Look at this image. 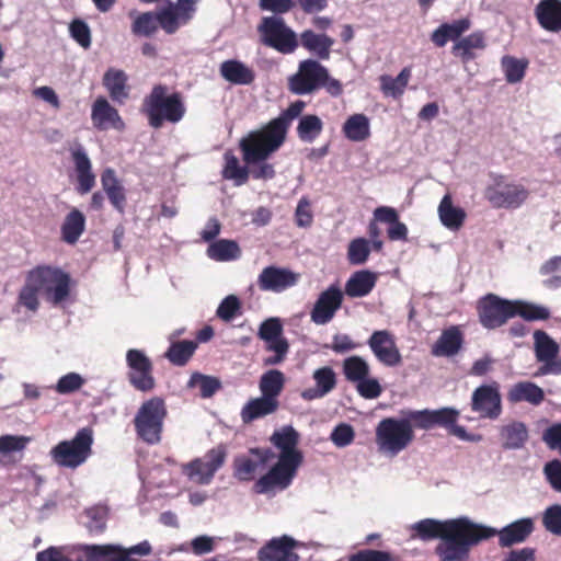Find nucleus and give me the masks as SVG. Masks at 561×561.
<instances>
[{
    "label": "nucleus",
    "instance_id": "34",
    "mask_svg": "<svg viewBox=\"0 0 561 561\" xmlns=\"http://www.w3.org/2000/svg\"><path fill=\"white\" fill-rule=\"evenodd\" d=\"M342 131L351 141H365L370 137V121L365 114H353L344 122Z\"/></svg>",
    "mask_w": 561,
    "mask_h": 561
},
{
    "label": "nucleus",
    "instance_id": "2",
    "mask_svg": "<svg viewBox=\"0 0 561 561\" xmlns=\"http://www.w3.org/2000/svg\"><path fill=\"white\" fill-rule=\"evenodd\" d=\"M299 439V433L291 425L283 426L272 434L271 443L279 453L275 465L255 483L257 493L283 491L291 484L304 461V455L298 448Z\"/></svg>",
    "mask_w": 561,
    "mask_h": 561
},
{
    "label": "nucleus",
    "instance_id": "38",
    "mask_svg": "<svg viewBox=\"0 0 561 561\" xmlns=\"http://www.w3.org/2000/svg\"><path fill=\"white\" fill-rule=\"evenodd\" d=\"M285 386V375L277 369L265 371L259 382L261 394L270 399L278 400Z\"/></svg>",
    "mask_w": 561,
    "mask_h": 561
},
{
    "label": "nucleus",
    "instance_id": "31",
    "mask_svg": "<svg viewBox=\"0 0 561 561\" xmlns=\"http://www.w3.org/2000/svg\"><path fill=\"white\" fill-rule=\"evenodd\" d=\"M462 344V335L457 327L444 330L432 347V354L436 357H450L456 355Z\"/></svg>",
    "mask_w": 561,
    "mask_h": 561
},
{
    "label": "nucleus",
    "instance_id": "57",
    "mask_svg": "<svg viewBox=\"0 0 561 561\" xmlns=\"http://www.w3.org/2000/svg\"><path fill=\"white\" fill-rule=\"evenodd\" d=\"M240 299L236 295H229L219 304L216 314L222 321L229 322L240 313Z\"/></svg>",
    "mask_w": 561,
    "mask_h": 561
},
{
    "label": "nucleus",
    "instance_id": "16",
    "mask_svg": "<svg viewBox=\"0 0 561 561\" xmlns=\"http://www.w3.org/2000/svg\"><path fill=\"white\" fill-rule=\"evenodd\" d=\"M344 293L337 284L330 285L320 293L310 312L311 321L317 325L329 323L342 307Z\"/></svg>",
    "mask_w": 561,
    "mask_h": 561
},
{
    "label": "nucleus",
    "instance_id": "4",
    "mask_svg": "<svg viewBox=\"0 0 561 561\" xmlns=\"http://www.w3.org/2000/svg\"><path fill=\"white\" fill-rule=\"evenodd\" d=\"M414 424L409 419L389 416L380 420L375 428V443L380 455L394 458L414 442Z\"/></svg>",
    "mask_w": 561,
    "mask_h": 561
},
{
    "label": "nucleus",
    "instance_id": "13",
    "mask_svg": "<svg viewBox=\"0 0 561 561\" xmlns=\"http://www.w3.org/2000/svg\"><path fill=\"white\" fill-rule=\"evenodd\" d=\"M325 78L327 68L316 60L307 59L299 64L297 73L289 80V88L296 94H309L321 88Z\"/></svg>",
    "mask_w": 561,
    "mask_h": 561
},
{
    "label": "nucleus",
    "instance_id": "64",
    "mask_svg": "<svg viewBox=\"0 0 561 561\" xmlns=\"http://www.w3.org/2000/svg\"><path fill=\"white\" fill-rule=\"evenodd\" d=\"M36 561H71L68 547H49L36 556Z\"/></svg>",
    "mask_w": 561,
    "mask_h": 561
},
{
    "label": "nucleus",
    "instance_id": "1",
    "mask_svg": "<svg viewBox=\"0 0 561 561\" xmlns=\"http://www.w3.org/2000/svg\"><path fill=\"white\" fill-rule=\"evenodd\" d=\"M412 536L423 541L438 538L435 553L440 561H469L472 547L494 537L491 526L468 516L449 519L424 518L410 526Z\"/></svg>",
    "mask_w": 561,
    "mask_h": 561
},
{
    "label": "nucleus",
    "instance_id": "45",
    "mask_svg": "<svg viewBox=\"0 0 561 561\" xmlns=\"http://www.w3.org/2000/svg\"><path fill=\"white\" fill-rule=\"evenodd\" d=\"M503 446L508 449L520 448L528 438L526 426L520 422H514L501 430Z\"/></svg>",
    "mask_w": 561,
    "mask_h": 561
},
{
    "label": "nucleus",
    "instance_id": "15",
    "mask_svg": "<svg viewBox=\"0 0 561 561\" xmlns=\"http://www.w3.org/2000/svg\"><path fill=\"white\" fill-rule=\"evenodd\" d=\"M371 353L379 363L387 367L401 364L402 356L396 343L394 335L388 330H377L367 340Z\"/></svg>",
    "mask_w": 561,
    "mask_h": 561
},
{
    "label": "nucleus",
    "instance_id": "32",
    "mask_svg": "<svg viewBox=\"0 0 561 561\" xmlns=\"http://www.w3.org/2000/svg\"><path fill=\"white\" fill-rule=\"evenodd\" d=\"M219 70L221 77L232 84L247 85L255 78L254 71L239 60H226L220 65Z\"/></svg>",
    "mask_w": 561,
    "mask_h": 561
},
{
    "label": "nucleus",
    "instance_id": "43",
    "mask_svg": "<svg viewBox=\"0 0 561 561\" xmlns=\"http://www.w3.org/2000/svg\"><path fill=\"white\" fill-rule=\"evenodd\" d=\"M501 67L506 81L511 84H515L524 79L528 67V60L525 58H516L505 55L501 59Z\"/></svg>",
    "mask_w": 561,
    "mask_h": 561
},
{
    "label": "nucleus",
    "instance_id": "6",
    "mask_svg": "<svg viewBox=\"0 0 561 561\" xmlns=\"http://www.w3.org/2000/svg\"><path fill=\"white\" fill-rule=\"evenodd\" d=\"M92 444V431L83 427L77 432L72 439L62 440L51 448L50 457L59 467L76 469L90 457Z\"/></svg>",
    "mask_w": 561,
    "mask_h": 561
},
{
    "label": "nucleus",
    "instance_id": "20",
    "mask_svg": "<svg viewBox=\"0 0 561 561\" xmlns=\"http://www.w3.org/2000/svg\"><path fill=\"white\" fill-rule=\"evenodd\" d=\"M71 561H126L115 545H87L68 547Z\"/></svg>",
    "mask_w": 561,
    "mask_h": 561
},
{
    "label": "nucleus",
    "instance_id": "10",
    "mask_svg": "<svg viewBox=\"0 0 561 561\" xmlns=\"http://www.w3.org/2000/svg\"><path fill=\"white\" fill-rule=\"evenodd\" d=\"M257 30L265 45L283 54L293 53L298 45L296 34L279 16L263 18Z\"/></svg>",
    "mask_w": 561,
    "mask_h": 561
},
{
    "label": "nucleus",
    "instance_id": "23",
    "mask_svg": "<svg viewBox=\"0 0 561 561\" xmlns=\"http://www.w3.org/2000/svg\"><path fill=\"white\" fill-rule=\"evenodd\" d=\"M491 528L495 531L494 536H499V545L506 548L524 542L529 537L534 531V519L530 517L520 518L506 525L501 530Z\"/></svg>",
    "mask_w": 561,
    "mask_h": 561
},
{
    "label": "nucleus",
    "instance_id": "35",
    "mask_svg": "<svg viewBox=\"0 0 561 561\" xmlns=\"http://www.w3.org/2000/svg\"><path fill=\"white\" fill-rule=\"evenodd\" d=\"M469 27L470 21L468 19L443 23L432 33L431 39L437 47H444L448 41L457 39L462 33L468 31Z\"/></svg>",
    "mask_w": 561,
    "mask_h": 561
},
{
    "label": "nucleus",
    "instance_id": "29",
    "mask_svg": "<svg viewBox=\"0 0 561 561\" xmlns=\"http://www.w3.org/2000/svg\"><path fill=\"white\" fill-rule=\"evenodd\" d=\"M437 214L442 225L450 230L458 231L466 220V211L453 203L450 194L444 195L437 207Z\"/></svg>",
    "mask_w": 561,
    "mask_h": 561
},
{
    "label": "nucleus",
    "instance_id": "8",
    "mask_svg": "<svg viewBox=\"0 0 561 561\" xmlns=\"http://www.w3.org/2000/svg\"><path fill=\"white\" fill-rule=\"evenodd\" d=\"M32 280L37 282L41 294L53 305L64 302L70 294L71 278L58 267L39 266L31 271Z\"/></svg>",
    "mask_w": 561,
    "mask_h": 561
},
{
    "label": "nucleus",
    "instance_id": "12",
    "mask_svg": "<svg viewBox=\"0 0 561 561\" xmlns=\"http://www.w3.org/2000/svg\"><path fill=\"white\" fill-rule=\"evenodd\" d=\"M478 311L481 324L486 329H495L516 316V304L489 294L480 300Z\"/></svg>",
    "mask_w": 561,
    "mask_h": 561
},
{
    "label": "nucleus",
    "instance_id": "59",
    "mask_svg": "<svg viewBox=\"0 0 561 561\" xmlns=\"http://www.w3.org/2000/svg\"><path fill=\"white\" fill-rule=\"evenodd\" d=\"M542 523L549 533L561 536V505L548 507L543 513Z\"/></svg>",
    "mask_w": 561,
    "mask_h": 561
},
{
    "label": "nucleus",
    "instance_id": "28",
    "mask_svg": "<svg viewBox=\"0 0 561 561\" xmlns=\"http://www.w3.org/2000/svg\"><path fill=\"white\" fill-rule=\"evenodd\" d=\"M127 73L117 68H108L103 76V85L107 90L111 99L119 104L124 103L129 96V87L127 84Z\"/></svg>",
    "mask_w": 561,
    "mask_h": 561
},
{
    "label": "nucleus",
    "instance_id": "46",
    "mask_svg": "<svg viewBox=\"0 0 561 561\" xmlns=\"http://www.w3.org/2000/svg\"><path fill=\"white\" fill-rule=\"evenodd\" d=\"M159 26L167 34H174L182 25H185L188 20L184 18L174 7L169 3L168 7L157 11Z\"/></svg>",
    "mask_w": 561,
    "mask_h": 561
},
{
    "label": "nucleus",
    "instance_id": "14",
    "mask_svg": "<svg viewBox=\"0 0 561 561\" xmlns=\"http://www.w3.org/2000/svg\"><path fill=\"white\" fill-rule=\"evenodd\" d=\"M471 410L482 419L496 420L502 413V398L496 382L478 387L471 397Z\"/></svg>",
    "mask_w": 561,
    "mask_h": 561
},
{
    "label": "nucleus",
    "instance_id": "49",
    "mask_svg": "<svg viewBox=\"0 0 561 561\" xmlns=\"http://www.w3.org/2000/svg\"><path fill=\"white\" fill-rule=\"evenodd\" d=\"M197 343L194 341L174 342L169 347L165 356L174 365H184L194 354Z\"/></svg>",
    "mask_w": 561,
    "mask_h": 561
},
{
    "label": "nucleus",
    "instance_id": "17",
    "mask_svg": "<svg viewBox=\"0 0 561 561\" xmlns=\"http://www.w3.org/2000/svg\"><path fill=\"white\" fill-rule=\"evenodd\" d=\"M126 360L130 368V383L140 391L151 390L154 387V379L151 375L152 365L145 353L139 350H129L126 354Z\"/></svg>",
    "mask_w": 561,
    "mask_h": 561
},
{
    "label": "nucleus",
    "instance_id": "27",
    "mask_svg": "<svg viewBox=\"0 0 561 561\" xmlns=\"http://www.w3.org/2000/svg\"><path fill=\"white\" fill-rule=\"evenodd\" d=\"M539 25L549 32L561 31V1L541 0L535 9Z\"/></svg>",
    "mask_w": 561,
    "mask_h": 561
},
{
    "label": "nucleus",
    "instance_id": "54",
    "mask_svg": "<svg viewBox=\"0 0 561 561\" xmlns=\"http://www.w3.org/2000/svg\"><path fill=\"white\" fill-rule=\"evenodd\" d=\"M370 253V243L364 238H357L351 241L347 250L348 262L353 265L364 264Z\"/></svg>",
    "mask_w": 561,
    "mask_h": 561
},
{
    "label": "nucleus",
    "instance_id": "26",
    "mask_svg": "<svg viewBox=\"0 0 561 561\" xmlns=\"http://www.w3.org/2000/svg\"><path fill=\"white\" fill-rule=\"evenodd\" d=\"M377 279V274L371 271H357L346 280L344 293L350 298L366 297L375 288Z\"/></svg>",
    "mask_w": 561,
    "mask_h": 561
},
{
    "label": "nucleus",
    "instance_id": "52",
    "mask_svg": "<svg viewBox=\"0 0 561 561\" xmlns=\"http://www.w3.org/2000/svg\"><path fill=\"white\" fill-rule=\"evenodd\" d=\"M187 387L198 389L203 398L211 397L220 387L217 378L195 373L191 376Z\"/></svg>",
    "mask_w": 561,
    "mask_h": 561
},
{
    "label": "nucleus",
    "instance_id": "44",
    "mask_svg": "<svg viewBox=\"0 0 561 561\" xmlns=\"http://www.w3.org/2000/svg\"><path fill=\"white\" fill-rule=\"evenodd\" d=\"M129 15L134 19L131 24V32L138 36H151L159 27L157 13L153 12H130Z\"/></svg>",
    "mask_w": 561,
    "mask_h": 561
},
{
    "label": "nucleus",
    "instance_id": "22",
    "mask_svg": "<svg viewBox=\"0 0 561 561\" xmlns=\"http://www.w3.org/2000/svg\"><path fill=\"white\" fill-rule=\"evenodd\" d=\"M297 541L291 537L282 536L273 538L259 551L260 561H298L299 557L295 552Z\"/></svg>",
    "mask_w": 561,
    "mask_h": 561
},
{
    "label": "nucleus",
    "instance_id": "48",
    "mask_svg": "<svg viewBox=\"0 0 561 561\" xmlns=\"http://www.w3.org/2000/svg\"><path fill=\"white\" fill-rule=\"evenodd\" d=\"M369 365L360 356H350L343 362V373L345 378L357 383L369 375Z\"/></svg>",
    "mask_w": 561,
    "mask_h": 561
},
{
    "label": "nucleus",
    "instance_id": "3",
    "mask_svg": "<svg viewBox=\"0 0 561 561\" xmlns=\"http://www.w3.org/2000/svg\"><path fill=\"white\" fill-rule=\"evenodd\" d=\"M304 107L305 103L302 101H296L267 125L243 137L240 140L243 160L248 163H253L267 159L277 151L286 139L290 123L300 115Z\"/></svg>",
    "mask_w": 561,
    "mask_h": 561
},
{
    "label": "nucleus",
    "instance_id": "47",
    "mask_svg": "<svg viewBox=\"0 0 561 561\" xmlns=\"http://www.w3.org/2000/svg\"><path fill=\"white\" fill-rule=\"evenodd\" d=\"M224 158L222 176L233 181L237 186L243 185L249 179V168L240 165L238 158L230 151H227Z\"/></svg>",
    "mask_w": 561,
    "mask_h": 561
},
{
    "label": "nucleus",
    "instance_id": "40",
    "mask_svg": "<svg viewBox=\"0 0 561 561\" xmlns=\"http://www.w3.org/2000/svg\"><path fill=\"white\" fill-rule=\"evenodd\" d=\"M410 78L411 69L408 67L403 68L396 78L383 75L379 79L380 89L386 96H391L393 99L400 98L404 93Z\"/></svg>",
    "mask_w": 561,
    "mask_h": 561
},
{
    "label": "nucleus",
    "instance_id": "11",
    "mask_svg": "<svg viewBox=\"0 0 561 561\" xmlns=\"http://www.w3.org/2000/svg\"><path fill=\"white\" fill-rule=\"evenodd\" d=\"M484 196L495 208H518L528 198V191L520 184L497 176L485 188Z\"/></svg>",
    "mask_w": 561,
    "mask_h": 561
},
{
    "label": "nucleus",
    "instance_id": "18",
    "mask_svg": "<svg viewBox=\"0 0 561 561\" xmlns=\"http://www.w3.org/2000/svg\"><path fill=\"white\" fill-rule=\"evenodd\" d=\"M299 279L300 274L289 268L267 266L260 273L257 285L264 291L283 293L297 285Z\"/></svg>",
    "mask_w": 561,
    "mask_h": 561
},
{
    "label": "nucleus",
    "instance_id": "58",
    "mask_svg": "<svg viewBox=\"0 0 561 561\" xmlns=\"http://www.w3.org/2000/svg\"><path fill=\"white\" fill-rule=\"evenodd\" d=\"M355 432L352 425L340 423L331 432L330 439L339 448L346 447L353 443Z\"/></svg>",
    "mask_w": 561,
    "mask_h": 561
},
{
    "label": "nucleus",
    "instance_id": "50",
    "mask_svg": "<svg viewBox=\"0 0 561 561\" xmlns=\"http://www.w3.org/2000/svg\"><path fill=\"white\" fill-rule=\"evenodd\" d=\"M323 123L317 115H306L299 121L298 137L305 142H312L322 131Z\"/></svg>",
    "mask_w": 561,
    "mask_h": 561
},
{
    "label": "nucleus",
    "instance_id": "24",
    "mask_svg": "<svg viewBox=\"0 0 561 561\" xmlns=\"http://www.w3.org/2000/svg\"><path fill=\"white\" fill-rule=\"evenodd\" d=\"M312 378L314 387L307 388L300 393L301 398L306 401L321 399L329 394L336 386V375L329 366L316 369Z\"/></svg>",
    "mask_w": 561,
    "mask_h": 561
},
{
    "label": "nucleus",
    "instance_id": "19",
    "mask_svg": "<svg viewBox=\"0 0 561 561\" xmlns=\"http://www.w3.org/2000/svg\"><path fill=\"white\" fill-rule=\"evenodd\" d=\"M70 154L77 175V192L88 194L95 186L96 176L92 170V162L82 145L76 144L70 148Z\"/></svg>",
    "mask_w": 561,
    "mask_h": 561
},
{
    "label": "nucleus",
    "instance_id": "21",
    "mask_svg": "<svg viewBox=\"0 0 561 561\" xmlns=\"http://www.w3.org/2000/svg\"><path fill=\"white\" fill-rule=\"evenodd\" d=\"M91 121L99 130L114 129L122 131L125 129V123L118 111L103 96H99L92 104Z\"/></svg>",
    "mask_w": 561,
    "mask_h": 561
},
{
    "label": "nucleus",
    "instance_id": "30",
    "mask_svg": "<svg viewBox=\"0 0 561 561\" xmlns=\"http://www.w3.org/2000/svg\"><path fill=\"white\" fill-rule=\"evenodd\" d=\"M278 407V400L270 399L261 394V397L251 399L245 403L241 410L240 416L243 423H251L254 420L273 414L277 411Z\"/></svg>",
    "mask_w": 561,
    "mask_h": 561
},
{
    "label": "nucleus",
    "instance_id": "5",
    "mask_svg": "<svg viewBox=\"0 0 561 561\" xmlns=\"http://www.w3.org/2000/svg\"><path fill=\"white\" fill-rule=\"evenodd\" d=\"M149 124L153 128H160L164 121L180 122L185 114V106L178 93L167 94L164 87L153 88L145 101Z\"/></svg>",
    "mask_w": 561,
    "mask_h": 561
},
{
    "label": "nucleus",
    "instance_id": "53",
    "mask_svg": "<svg viewBox=\"0 0 561 561\" xmlns=\"http://www.w3.org/2000/svg\"><path fill=\"white\" fill-rule=\"evenodd\" d=\"M515 304L516 314L520 316L525 320H546L550 317L549 309L541 305L529 304L520 300H515Z\"/></svg>",
    "mask_w": 561,
    "mask_h": 561
},
{
    "label": "nucleus",
    "instance_id": "61",
    "mask_svg": "<svg viewBox=\"0 0 561 561\" xmlns=\"http://www.w3.org/2000/svg\"><path fill=\"white\" fill-rule=\"evenodd\" d=\"M283 325L278 318H270L263 321L259 329V337L263 341L275 340L282 337Z\"/></svg>",
    "mask_w": 561,
    "mask_h": 561
},
{
    "label": "nucleus",
    "instance_id": "36",
    "mask_svg": "<svg viewBox=\"0 0 561 561\" xmlns=\"http://www.w3.org/2000/svg\"><path fill=\"white\" fill-rule=\"evenodd\" d=\"M534 350L536 359L548 365L557 358L560 347L545 331L537 330L534 332Z\"/></svg>",
    "mask_w": 561,
    "mask_h": 561
},
{
    "label": "nucleus",
    "instance_id": "60",
    "mask_svg": "<svg viewBox=\"0 0 561 561\" xmlns=\"http://www.w3.org/2000/svg\"><path fill=\"white\" fill-rule=\"evenodd\" d=\"M71 37L83 48L91 46V31L89 25L81 21L75 20L69 26Z\"/></svg>",
    "mask_w": 561,
    "mask_h": 561
},
{
    "label": "nucleus",
    "instance_id": "25",
    "mask_svg": "<svg viewBox=\"0 0 561 561\" xmlns=\"http://www.w3.org/2000/svg\"><path fill=\"white\" fill-rule=\"evenodd\" d=\"M270 455V450L251 449V457L243 456L236 459L234 476L239 480H251L257 470L264 468Z\"/></svg>",
    "mask_w": 561,
    "mask_h": 561
},
{
    "label": "nucleus",
    "instance_id": "37",
    "mask_svg": "<svg viewBox=\"0 0 561 561\" xmlns=\"http://www.w3.org/2000/svg\"><path fill=\"white\" fill-rule=\"evenodd\" d=\"M484 48L485 41L483 34L474 32L455 43L453 53L463 61H469L476 58L474 50H482Z\"/></svg>",
    "mask_w": 561,
    "mask_h": 561
},
{
    "label": "nucleus",
    "instance_id": "51",
    "mask_svg": "<svg viewBox=\"0 0 561 561\" xmlns=\"http://www.w3.org/2000/svg\"><path fill=\"white\" fill-rule=\"evenodd\" d=\"M41 294V288L37 282L32 280V273L30 272L26 278L25 285L22 287L19 294V304L24 306L32 312L37 311L39 301L38 295Z\"/></svg>",
    "mask_w": 561,
    "mask_h": 561
},
{
    "label": "nucleus",
    "instance_id": "7",
    "mask_svg": "<svg viewBox=\"0 0 561 561\" xmlns=\"http://www.w3.org/2000/svg\"><path fill=\"white\" fill-rule=\"evenodd\" d=\"M167 415L164 401L154 397L144 402L135 417V427L141 439L148 444L161 440L163 420Z\"/></svg>",
    "mask_w": 561,
    "mask_h": 561
},
{
    "label": "nucleus",
    "instance_id": "55",
    "mask_svg": "<svg viewBox=\"0 0 561 561\" xmlns=\"http://www.w3.org/2000/svg\"><path fill=\"white\" fill-rule=\"evenodd\" d=\"M88 522L87 527L90 533L100 534L106 527L107 508L102 505L93 506L85 512Z\"/></svg>",
    "mask_w": 561,
    "mask_h": 561
},
{
    "label": "nucleus",
    "instance_id": "42",
    "mask_svg": "<svg viewBox=\"0 0 561 561\" xmlns=\"http://www.w3.org/2000/svg\"><path fill=\"white\" fill-rule=\"evenodd\" d=\"M241 251L237 242L221 239L211 242L207 249V255L218 262L233 261L240 257Z\"/></svg>",
    "mask_w": 561,
    "mask_h": 561
},
{
    "label": "nucleus",
    "instance_id": "39",
    "mask_svg": "<svg viewBox=\"0 0 561 561\" xmlns=\"http://www.w3.org/2000/svg\"><path fill=\"white\" fill-rule=\"evenodd\" d=\"M301 44L305 48L316 54L321 59H328L333 39L324 34H316L312 31L302 32Z\"/></svg>",
    "mask_w": 561,
    "mask_h": 561
},
{
    "label": "nucleus",
    "instance_id": "41",
    "mask_svg": "<svg viewBox=\"0 0 561 561\" xmlns=\"http://www.w3.org/2000/svg\"><path fill=\"white\" fill-rule=\"evenodd\" d=\"M85 218L78 209H72L61 226L62 239L70 244L76 243L84 231Z\"/></svg>",
    "mask_w": 561,
    "mask_h": 561
},
{
    "label": "nucleus",
    "instance_id": "62",
    "mask_svg": "<svg viewBox=\"0 0 561 561\" xmlns=\"http://www.w3.org/2000/svg\"><path fill=\"white\" fill-rule=\"evenodd\" d=\"M30 442V437L19 435H3L0 437V454H9L23 450Z\"/></svg>",
    "mask_w": 561,
    "mask_h": 561
},
{
    "label": "nucleus",
    "instance_id": "56",
    "mask_svg": "<svg viewBox=\"0 0 561 561\" xmlns=\"http://www.w3.org/2000/svg\"><path fill=\"white\" fill-rule=\"evenodd\" d=\"M85 383V379L78 373H68L61 376L55 385V391L59 394H69L78 391Z\"/></svg>",
    "mask_w": 561,
    "mask_h": 561
},
{
    "label": "nucleus",
    "instance_id": "33",
    "mask_svg": "<svg viewBox=\"0 0 561 561\" xmlns=\"http://www.w3.org/2000/svg\"><path fill=\"white\" fill-rule=\"evenodd\" d=\"M543 390L534 382L520 381L512 386L507 393L508 401L513 403L528 402L538 405L543 401Z\"/></svg>",
    "mask_w": 561,
    "mask_h": 561
},
{
    "label": "nucleus",
    "instance_id": "9",
    "mask_svg": "<svg viewBox=\"0 0 561 561\" xmlns=\"http://www.w3.org/2000/svg\"><path fill=\"white\" fill-rule=\"evenodd\" d=\"M227 457V447L218 445L208 450L204 457L182 465L183 473L194 483L208 485L215 473L222 467Z\"/></svg>",
    "mask_w": 561,
    "mask_h": 561
},
{
    "label": "nucleus",
    "instance_id": "63",
    "mask_svg": "<svg viewBox=\"0 0 561 561\" xmlns=\"http://www.w3.org/2000/svg\"><path fill=\"white\" fill-rule=\"evenodd\" d=\"M543 474L550 486L561 492V460L554 459L547 462L543 467Z\"/></svg>",
    "mask_w": 561,
    "mask_h": 561
}]
</instances>
